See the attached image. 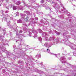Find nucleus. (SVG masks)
Here are the masks:
<instances>
[{
	"label": "nucleus",
	"mask_w": 76,
	"mask_h": 76,
	"mask_svg": "<svg viewBox=\"0 0 76 76\" xmlns=\"http://www.w3.org/2000/svg\"><path fill=\"white\" fill-rule=\"evenodd\" d=\"M47 51H48V49H47Z\"/></svg>",
	"instance_id": "2"
},
{
	"label": "nucleus",
	"mask_w": 76,
	"mask_h": 76,
	"mask_svg": "<svg viewBox=\"0 0 76 76\" xmlns=\"http://www.w3.org/2000/svg\"><path fill=\"white\" fill-rule=\"evenodd\" d=\"M13 10H16V7L15 6H14L13 7Z\"/></svg>",
	"instance_id": "1"
}]
</instances>
